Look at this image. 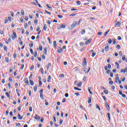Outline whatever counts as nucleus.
<instances>
[{
  "instance_id": "nucleus-51",
  "label": "nucleus",
  "mask_w": 127,
  "mask_h": 127,
  "mask_svg": "<svg viewBox=\"0 0 127 127\" xmlns=\"http://www.w3.org/2000/svg\"><path fill=\"white\" fill-rule=\"evenodd\" d=\"M46 6L48 7V8H50V9H51L52 8V7L50 6L48 4H47L46 5Z\"/></svg>"
},
{
  "instance_id": "nucleus-28",
  "label": "nucleus",
  "mask_w": 127,
  "mask_h": 127,
  "mask_svg": "<svg viewBox=\"0 0 127 127\" xmlns=\"http://www.w3.org/2000/svg\"><path fill=\"white\" fill-rule=\"evenodd\" d=\"M22 106L20 105L18 108V111L19 112H20L21 111V108H22Z\"/></svg>"
},
{
  "instance_id": "nucleus-26",
  "label": "nucleus",
  "mask_w": 127,
  "mask_h": 127,
  "mask_svg": "<svg viewBox=\"0 0 127 127\" xmlns=\"http://www.w3.org/2000/svg\"><path fill=\"white\" fill-rule=\"evenodd\" d=\"M40 97L42 100H44V97H43L42 93L40 94Z\"/></svg>"
},
{
  "instance_id": "nucleus-41",
  "label": "nucleus",
  "mask_w": 127,
  "mask_h": 127,
  "mask_svg": "<svg viewBox=\"0 0 127 127\" xmlns=\"http://www.w3.org/2000/svg\"><path fill=\"white\" fill-rule=\"evenodd\" d=\"M116 48H117V49H121V45H118L117 46V47H116Z\"/></svg>"
},
{
  "instance_id": "nucleus-46",
  "label": "nucleus",
  "mask_w": 127,
  "mask_h": 127,
  "mask_svg": "<svg viewBox=\"0 0 127 127\" xmlns=\"http://www.w3.org/2000/svg\"><path fill=\"white\" fill-rule=\"evenodd\" d=\"M45 102L46 106H48V102H47V100L46 99L45 100Z\"/></svg>"
},
{
  "instance_id": "nucleus-37",
  "label": "nucleus",
  "mask_w": 127,
  "mask_h": 127,
  "mask_svg": "<svg viewBox=\"0 0 127 127\" xmlns=\"http://www.w3.org/2000/svg\"><path fill=\"white\" fill-rule=\"evenodd\" d=\"M5 95H6V97H7V98H10V96H9V95L8 94V93H7V92H5Z\"/></svg>"
},
{
  "instance_id": "nucleus-17",
  "label": "nucleus",
  "mask_w": 127,
  "mask_h": 127,
  "mask_svg": "<svg viewBox=\"0 0 127 127\" xmlns=\"http://www.w3.org/2000/svg\"><path fill=\"white\" fill-rule=\"evenodd\" d=\"M127 71V67L125 68L124 70H123V69H121V73H122V72H123V73H126V72Z\"/></svg>"
},
{
  "instance_id": "nucleus-3",
  "label": "nucleus",
  "mask_w": 127,
  "mask_h": 127,
  "mask_svg": "<svg viewBox=\"0 0 127 127\" xmlns=\"http://www.w3.org/2000/svg\"><path fill=\"white\" fill-rule=\"evenodd\" d=\"M82 66H83V67H86V66H87V61H86V58H84L83 59Z\"/></svg>"
},
{
  "instance_id": "nucleus-49",
  "label": "nucleus",
  "mask_w": 127,
  "mask_h": 127,
  "mask_svg": "<svg viewBox=\"0 0 127 127\" xmlns=\"http://www.w3.org/2000/svg\"><path fill=\"white\" fill-rule=\"evenodd\" d=\"M119 55H120V56H122L123 55V52L122 51L119 52Z\"/></svg>"
},
{
  "instance_id": "nucleus-18",
  "label": "nucleus",
  "mask_w": 127,
  "mask_h": 127,
  "mask_svg": "<svg viewBox=\"0 0 127 127\" xmlns=\"http://www.w3.org/2000/svg\"><path fill=\"white\" fill-rule=\"evenodd\" d=\"M25 83L27 84V85H28L29 84V82H28V79L27 78L25 79Z\"/></svg>"
},
{
  "instance_id": "nucleus-20",
  "label": "nucleus",
  "mask_w": 127,
  "mask_h": 127,
  "mask_svg": "<svg viewBox=\"0 0 127 127\" xmlns=\"http://www.w3.org/2000/svg\"><path fill=\"white\" fill-rule=\"evenodd\" d=\"M77 87H80L82 86V82L80 81L78 84L76 85Z\"/></svg>"
},
{
  "instance_id": "nucleus-58",
  "label": "nucleus",
  "mask_w": 127,
  "mask_h": 127,
  "mask_svg": "<svg viewBox=\"0 0 127 127\" xmlns=\"http://www.w3.org/2000/svg\"><path fill=\"white\" fill-rule=\"evenodd\" d=\"M39 93H40V94H42V93H43V89H41L39 91Z\"/></svg>"
},
{
  "instance_id": "nucleus-25",
  "label": "nucleus",
  "mask_w": 127,
  "mask_h": 127,
  "mask_svg": "<svg viewBox=\"0 0 127 127\" xmlns=\"http://www.w3.org/2000/svg\"><path fill=\"white\" fill-rule=\"evenodd\" d=\"M96 109H98L99 111H101V108H100V106L98 104L96 105Z\"/></svg>"
},
{
  "instance_id": "nucleus-21",
  "label": "nucleus",
  "mask_w": 127,
  "mask_h": 127,
  "mask_svg": "<svg viewBox=\"0 0 127 127\" xmlns=\"http://www.w3.org/2000/svg\"><path fill=\"white\" fill-rule=\"evenodd\" d=\"M16 93L18 95V97H20V94H19V92H18V89H16Z\"/></svg>"
},
{
  "instance_id": "nucleus-22",
  "label": "nucleus",
  "mask_w": 127,
  "mask_h": 127,
  "mask_svg": "<svg viewBox=\"0 0 127 127\" xmlns=\"http://www.w3.org/2000/svg\"><path fill=\"white\" fill-rule=\"evenodd\" d=\"M43 29L45 31H46V29H47V26H46V24L44 25Z\"/></svg>"
},
{
  "instance_id": "nucleus-9",
  "label": "nucleus",
  "mask_w": 127,
  "mask_h": 127,
  "mask_svg": "<svg viewBox=\"0 0 127 127\" xmlns=\"http://www.w3.org/2000/svg\"><path fill=\"white\" fill-rule=\"evenodd\" d=\"M34 119H35L36 121H38V120H40V117L39 116L36 115L34 117Z\"/></svg>"
},
{
  "instance_id": "nucleus-29",
  "label": "nucleus",
  "mask_w": 127,
  "mask_h": 127,
  "mask_svg": "<svg viewBox=\"0 0 127 127\" xmlns=\"http://www.w3.org/2000/svg\"><path fill=\"white\" fill-rule=\"evenodd\" d=\"M9 81L11 82V83H12V82H13L12 77H11V76L9 77Z\"/></svg>"
},
{
  "instance_id": "nucleus-45",
  "label": "nucleus",
  "mask_w": 127,
  "mask_h": 127,
  "mask_svg": "<svg viewBox=\"0 0 127 127\" xmlns=\"http://www.w3.org/2000/svg\"><path fill=\"white\" fill-rule=\"evenodd\" d=\"M95 55H96V53H92L91 56L92 57H95Z\"/></svg>"
},
{
  "instance_id": "nucleus-2",
  "label": "nucleus",
  "mask_w": 127,
  "mask_h": 127,
  "mask_svg": "<svg viewBox=\"0 0 127 127\" xmlns=\"http://www.w3.org/2000/svg\"><path fill=\"white\" fill-rule=\"evenodd\" d=\"M16 37V33H15V32H13V35H11V38L12 40H14Z\"/></svg>"
},
{
  "instance_id": "nucleus-7",
  "label": "nucleus",
  "mask_w": 127,
  "mask_h": 127,
  "mask_svg": "<svg viewBox=\"0 0 127 127\" xmlns=\"http://www.w3.org/2000/svg\"><path fill=\"white\" fill-rule=\"evenodd\" d=\"M65 27H66V26L64 25V24H62L58 27V29H61V28H65Z\"/></svg>"
},
{
  "instance_id": "nucleus-12",
  "label": "nucleus",
  "mask_w": 127,
  "mask_h": 127,
  "mask_svg": "<svg viewBox=\"0 0 127 127\" xmlns=\"http://www.w3.org/2000/svg\"><path fill=\"white\" fill-rule=\"evenodd\" d=\"M50 67H51V63H49L47 66V70H49Z\"/></svg>"
},
{
  "instance_id": "nucleus-31",
  "label": "nucleus",
  "mask_w": 127,
  "mask_h": 127,
  "mask_svg": "<svg viewBox=\"0 0 127 127\" xmlns=\"http://www.w3.org/2000/svg\"><path fill=\"white\" fill-rule=\"evenodd\" d=\"M104 93H105L106 95H108L109 94V91H108V90H104Z\"/></svg>"
},
{
  "instance_id": "nucleus-30",
  "label": "nucleus",
  "mask_w": 127,
  "mask_h": 127,
  "mask_svg": "<svg viewBox=\"0 0 127 127\" xmlns=\"http://www.w3.org/2000/svg\"><path fill=\"white\" fill-rule=\"evenodd\" d=\"M107 116L108 117L109 121H111V114L109 113H107Z\"/></svg>"
},
{
  "instance_id": "nucleus-39",
  "label": "nucleus",
  "mask_w": 127,
  "mask_h": 127,
  "mask_svg": "<svg viewBox=\"0 0 127 127\" xmlns=\"http://www.w3.org/2000/svg\"><path fill=\"white\" fill-rule=\"evenodd\" d=\"M109 32H110V30L105 32V34H104V36H106L107 35V34H108L109 33Z\"/></svg>"
},
{
  "instance_id": "nucleus-14",
  "label": "nucleus",
  "mask_w": 127,
  "mask_h": 127,
  "mask_svg": "<svg viewBox=\"0 0 127 127\" xmlns=\"http://www.w3.org/2000/svg\"><path fill=\"white\" fill-rule=\"evenodd\" d=\"M18 118H19V120H22V118H23V116H20V114H18Z\"/></svg>"
},
{
  "instance_id": "nucleus-1",
  "label": "nucleus",
  "mask_w": 127,
  "mask_h": 127,
  "mask_svg": "<svg viewBox=\"0 0 127 127\" xmlns=\"http://www.w3.org/2000/svg\"><path fill=\"white\" fill-rule=\"evenodd\" d=\"M78 25H79V23L77 21H74L71 25V29H73L75 26H78Z\"/></svg>"
},
{
  "instance_id": "nucleus-8",
  "label": "nucleus",
  "mask_w": 127,
  "mask_h": 127,
  "mask_svg": "<svg viewBox=\"0 0 127 127\" xmlns=\"http://www.w3.org/2000/svg\"><path fill=\"white\" fill-rule=\"evenodd\" d=\"M92 42V39H89V40H88L85 43V45H88V44H89V43H91V42Z\"/></svg>"
},
{
  "instance_id": "nucleus-34",
  "label": "nucleus",
  "mask_w": 127,
  "mask_h": 127,
  "mask_svg": "<svg viewBox=\"0 0 127 127\" xmlns=\"http://www.w3.org/2000/svg\"><path fill=\"white\" fill-rule=\"evenodd\" d=\"M50 80H51V75H49L48 76V80H47L48 82H50Z\"/></svg>"
},
{
  "instance_id": "nucleus-48",
  "label": "nucleus",
  "mask_w": 127,
  "mask_h": 127,
  "mask_svg": "<svg viewBox=\"0 0 127 127\" xmlns=\"http://www.w3.org/2000/svg\"><path fill=\"white\" fill-rule=\"evenodd\" d=\"M34 90L35 92H36L37 91V86H35L34 88Z\"/></svg>"
},
{
  "instance_id": "nucleus-32",
  "label": "nucleus",
  "mask_w": 127,
  "mask_h": 127,
  "mask_svg": "<svg viewBox=\"0 0 127 127\" xmlns=\"http://www.w3.org/2000/svg\"><path fill=\"white\" fill-rule=\"evenodd\" d=\"M112 39H109L108 40V43L109 44H112Z\"/></svg>"
},
{
  "instance_id": "nucleus-13",
  "label": "nucleus",
  "mask_w": 127,
  "mask_h": 127,
  "mask_svg": "<svg viewBox=\"0 0 127 127\" xmlns=\"http://www.w3.org/2000/svg\"><path fill=\"white\" fill-rule=\"evenodd\" d=\"M105 106H106L107 110H108L109 112H110V105H109L108 103H106Z\"/></svg>"
},
{
  "instance_id": "nucleus-64",
  "label": "nucleus",
  "mask_w": 127,
  "mask_h": 127,
  "mask_svg": "<svg viewBox=\"0 0 127 127\" xmlns=\"http://www.w3.org/2000/svg\"><path fill=\"white\" fill-rule=\"evenodd\" d=\"M119 94L122 95H123V92H122V91L119 90Z\"/></svg>"
},
{
  "instance_id": "nucleus-6",
  "label": "nucleus",
  "mask_w": 127,
  "mask_h": 127,
  "mask_svg": "<svg viewBox=\"0 0 127 127\" xmlns=\"http://www.w3.org/2000/svg\"><path fill=\"white\" fill-rule=\"evenodd\" d=\"M87 70H88V68H87V67L84 68V72H85V73H89L90 72V70H91V67H89V69L87 71Z\"/></svg>"
},
{
  "instance_id": "nucleus-10",
  "label": "nucleus",
  "mask_w": 127,
  "mask_h": 127,
  "mask_svg": "<svg viewBox=\"0 0 127 127\" xmlns=\"http://www.w3.org/2000/svg\"><path fill=\"white\" fill-rule=\"evenodd\" d=\"M104 50L105 51H108V50H109V44H107L105 48H104Z\"/></svg>"
},
{
  "instance_id": "nucleus-4",
  "label": "nucleus",
  "mask_w": 127,
  "mask_h": 127,
  "mask_svg": "<svg viewBox=\"0 0 127 127\" xmlns=\"http://www.w3.org/2000/svg\"><path fill=\"white\" fill-rule=\"evenodd\" d=\"M120 81V77H119V74H117L115 78V83H118Z\"/></svg>"
},
{
  "instance_id": "nucleus-56",
  "label": "nucleus",
  "mask_w": 127,
  "mask_h": 127,
  "mask_svg": "<svg viewBox=\"0 0 127 127\" xmlns=\"http://www.w3.org/2000/svg\"><path fill=\"white\" fill-rule=\"evenodd\" d=\"M30 51L31 54L33 55V50H32V49H30Z\"/></svg>"
},
{
  "instance_id": "nucleus-57",
  "label": "nucleus",
  "mask_w": 127,
  "mask_h": 127,
  "mask_svg": "<svg viewBox=\"0 0 127 127\" xmlns=\"http://www.w3.org/2000/svg\"><path fill=\"white\" fill-rule=\"evenodd\" d=\"M39 50H40V51H42V46H39Z\"/></svg>"
},
{
  "instance_id": "nucleus-19",
  "label": "nucleus",
  "mask_w": 127,
  "mask_h": 127,
  "mask_svg": "<svg viewBox=\"0 0 127 127\" xmlns=\"http://www.w3.org/2000/svg\"><path fill=\"white\" fill-rule=\"evenodd\" d=\"M73 70H74V71H75V72H78V71H79V68H78V67H74V68H73Z\"/></svg>"
},
{
  "instance_id": "nucleus-36",
  "label": "nucleus",
  "mask_w": 127,
  "mask_h": 127,
  "mask_svg": "<svg viewBox=\"0 0 127 127\" xmlns=\"http://www.w3.org/2000/svg\"><path fill=\"white\" fill-rule=\"evenodd\" d=\"M122 60H123V61H125V60H126V56L125 55L122 56Z\"/></svg>"
},
{
  "instance_id": "nucleus-38",
  "label": "nucleus",
  "mask_w": 127,
  "mask_h": 127,
  "mask_svg": "<svg viewBox=\"0 0 127 127\" xmlns=\"http://www.w3.org/2000/svg\"><path fill=\"white\" fill-rule=\"evenodd\" d=\"M21 15H24V10H21Z\"/></svg>"
},
{
  "instance_id": "nucleus-50",
  "label": "nucleus",
  "mask_w": 127,
  "mask_h": 127,
  "mask_svg": "<svg viewBox=\"0 0 127 127\" xmlns=\"http://www.w3.org/2000/svg\"><path fill=\"white\" fill-rule=\"evenodd\" d=\"M3 49L4 50V51H7V48L6 47V46H4L3 47Z\"/></svg>"
},
{
  "instance_id": "nucleus-33",
  "label": "nucleus",
  "mask_w": 127,
  "mask_h": 127,
  "mask_svg": "<svg viewBox=\"0 0 127 127\" xmlns=\"http://www.w3.org/2000/svg\"><path fill=\"white\" fill-rule=\"evenodd\" d=\"M29 46L31 48L33 47V43L32 42H31V43L29 44Z\"/></svg>"
},
{
  "instance_id": "nucleus-15",
  "label": "nucleus",
  "mask_w": 127,
  "mask_h": 127,
  "mask_svg": "<svg viewBox=\"0 0 127 127\" xmlns=\"http://www.w3.org/2000/svg\"><path fill=\"white\" fill-rule=\"evenodd\" d=\"M29 82L31 86H33V85H34V82H33L31 79H30Z\"/></svg>"
},
{
  "instance_id": "nucleus-52",
  "label": "nucleus",
  "mask_w": 127,
  "mask_h": 127,
  "mask_svg": "<svg viewBox=\"0 0 127 127\" xmlns=\"http://www.w3.org/2000/svg\"><path fill=\"white\" fill-rule=\"evenodd\" d=\"M42 59H43L44 60H45V56L44 55H42Z\"/></svg>"
},
{
  "instance_id": "nucleus-40",
  "label": "nucleus",
  "mask_w": 127,
  "mask_h": 127,
  "mask_svg": "<svg viewBox=\"0 0 127 127\" xmlns=\"http://www.w3.org/2000/svg\"><path fill=\"white\" fill-rule=\"evenodd\" d=\"M63 123V120L62 119H61L60 120V126L62 125Z\"/></svg>"
},
{
  "instance_id": "nucleus-16",
  "label": "nucleus",
  "mask_w": 127,
  "mask_h": 127,
  "mask_svg": "<svg viewBox=\"0 0 127 127\" xmlns=\"http://www.w3.org/2000/svg\"><path fill=\"white\" fill-rule=\"evenodd\" d=\"M44 53L45 55H47V48H44Z\"/></svg>"
},
{
  "instance_id": "nucleus-47",
  "label": "nucleus",
  "mask_w": 127,
  "mask_h": 127,
  "mask_svg": "<svg viewBox=\"0 0 127 127\" xmlns=\"http://www.w3.org/2000/svg\"><path fill=\"white\" fill-rule=\"evenodd\" d=\"M85 33H86L85 30H83L81 31V34H85Z\"/></svg>"
},
{
  "instance_id": "nucleus-24",
  "label": "nucleus",
  "mask_w": 127,
  "mask_h": 127,
  "mask_svg": "<svg viewBox=\"0 0 127 127\" xmlns=\"http://www.w3.org/2000/svg\"><path fill=\"white\" fill-rule=\"evenodd\" d=\"M88 91L89 92L90 94L91 95H93V92H92V91H91V87H88Z\"/></svg>"
},
{
  "instance_id": "nucleus-62",
  "label": "nucleus",
  "mask_w": 127,
  "mask_h": 127,
  "mask_svg": "<svg viewBox=\"0 0 127 127\" xmlns=\"http://www.w3.org/2000/svg\"><path fill=\"white\" fill-rule=\"evenodd\" d=\"M58 17H59L60 18H62L63 17V15H58Z\"/></svg>"
},
{
  "instance_id": "nucleus-53",
  "label": "nucleus",
  "mask_w": 127,
  "mask_h": 127,
  "mask_svg": "<svg viewBox=\"0 0 127 127\" xmlns=\"http://www.w3.org/2000/svg\"><path fill=\"white\" fill-rule=\"evenodd\" d=\"M76 3L78 5H80V4H81V2H80V1H77Z\"/></svg>"
},
{
  "instance_id": "nucleus-59",
  "label": "nucleus",
  "mask_w": 127,
  "mask_h": 127,
  "mask_svg": "<svg viewBox=\"0 0 127 127\" xmlns=\"http://www.w3.org/2000/svg\"><path fill=\"white\" fill-rule=\"evenodd\" d=\"M54 47H56V41H54Z\"/></svg>"
},
{
  "instance_id": "nucleus-60",
  "label": "nucleus",
  "mask_w": 127,
  "mask_h": 127,
  "mask_svg": "<svg viewBox=\"0 0 127 127\" xmlns=\"http://www.w3.org/2000/svg\"><path fill=\"white\" fill-rule=\"evenodd\" d=\"M106 73L107 74H110V73H111V70H107Z\"/></svg>"
},
{
  "instance_id": "nucleus-44",
  "label": "nucleus",
  "mask_w": 127,
  "mask_h": 127,
  "mask_svg": "<svg viewBox=\"0 0 127 127\" xmlns=\"http://www.w3.org/2000/svg\"><path fill=\"white\" fill-rule=\"evenodd\" d=\"M109 85H113V81L110 80V81L109 82Z\"/></svg>"
},
{
  "instance_id": "nucleus-55",
  "label": "nucleus",
  "mask_w": 127,
  "mask_h": 127,
  "mask_svg": "<svg viewBox=\"0 0 127 127\" xmlns=\"http://www.w3.org/2000/svg\"><path fill=\"white\" fill-rule=\"evenodd\" d=\"M107 67H108L109 69H111V68H112V66L110 64H108Z\"/></svg>"
},
{
  "instance_id": "nucleus-43",
  "label": "nucleus",
  "mask_w": 127,
  "mask_h": 127,
  "mask_svg": "<svg viewBox=\"0 0 127 127\" xmlns=\"http://www.w3.org/2000/svg\"><path fill=\"white\" fill-rule=\"evenodd\" d=\"M5 60L6 63H8V62H9L8 58L7 57H6L5 58Z\"/></svg>"
},
{
  "instance_id": "nucleus-54",
  "label": "nucleus",
  "mask_w": 127,
  "mask_h": 127,
  "mask_svg": "<svg viewBox=\"0 0 127 127\" xmlns=\"http://www.w3.org/2000/svg\"><path fill=\"white\" fill-rule=\"evenodd\" d=\"M103 99L105 101V102L107 101V98L105 97V96H102Z\"/></svg>"
},
{
  "instance_id": "nucleus-11",
  "label": "nucleus",
  "mask_w": 127,
  "mask_h": 127,
  "mask_svg": "<svg viewBox=\"0 0 127 127\" xmlns=\"http://www.w3.org/2000/svg\"><path fill=\"white\" fill-rule=\"evenodd\" d=\"M39 3H38L37 0H34L33 4H35V5H38Z\"/></svg>"
},
{
  "instance_id": "nucleus-23",
  "label": "nucleus",
  "mask_w": 127,
  "mask_h": 127,
  "mask_svg": "<svg viewBox=\"0 0 127 127\" xmlns=\"http://www.w3.org/2000/svg\"><path fill=\"white\" fill-rule=\"evenodd\" d=\"M88 104H91V103H92V98H91V97H89L88 98Z\"/></svg>"
},
{
  "instance_id": "nucleus-35",
  "label": "nucleus",
  "mask_w": 127,
  "mask_h": 127,
  "mask_svg": "<svg viewBox=\"0 0 127 127\" xmlns=\"http://www.w3.org/2000/svg\"><path fill=\"white\" fill-rule=\"evenodd\" d=\"M41 73L42 74H43L44 73V70H43V68H42V67L41 68Z\"/></svg>"
},
{
  "instance_id": "nucleus-5",
  "label": "nucleus",
  "mask_w": 127,
  "mask_h": 127,
  "mask_svg": "<svg viewBox=\"0 0 127 127\" xmlns=\"http://www.w3.org/2000/svg\"><path fill=\"white\" fill-rule=\"evenodd\" d=\"M122 25V22H118L115 25V27H119Z\"/></svg>"
},
{
  "instance_id": "nucleus-61",
  "label": "nucleus",
  "mask_w": 127,
  "mask_h": 127,
  "mask_svg": "<svg viewBox=\"0 0 127 127\" xmlns=\"http://www.w3.org/2000/svg\"><path fill=\"white\" fill-rule=\"evenodd\" d=\"M31 39H32V40H34V39H35V36H32L31 37Z\"/></svg>"
},
{
  "instance_id": "nucleus-42",
  "label": "nucleus",
  "mask_w": 127,
  "mask_h": 127,
  "mask_svg": "<svg viewBox=\"0 0 127 127\" xmlns=\"http://www.w3.org/2000/svg\"><path fill=\"white\" fill-rule=\"evenodd\" d=\"M59 77H60V78H63L64 77V74H59Z\"/></svg>"
},
{
  "instance_id": "nucleus-27",
  "label": "nucleus",
  "mask_w": 127,
  "mask_h": 127,
  "mask_svg": "<svg viewBox=\"0 0 127 127\" xmlns=\"http://www.w3.org/2000/svg\"><path fill=\"white\" fill-rule=\"evenodd\" d=\"M74 90H76L77 91H82V89L78 88V87H74Z\"/></svg>"
},
{
  "instance_id": "nucleus-63",
  "label": "nucleus",
  "mask_w": 127,
  "mask_h": 127,
  "mask_svg": "<svg viewBox=\"0 0 127 127\" xmlns=\"http://www.w3.org/2000/svg\"><path fill=\"white\" fill-rule=\"evenodd\" d=\"M27 26H28L27 23H25V24H24V27H25V28H27Z\"/></svg>"
}]
</instances>
